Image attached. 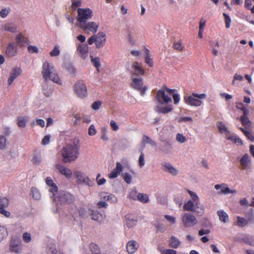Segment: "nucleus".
Instances as JSON below:
<instances>
[{
    "mask_svg": "<svg viewBox=\"0 0 254 254\" xmlns=\"http://www.w3.org/2000/svg\"><path fill=\"white\" fill-rule=\"evenodd\" d=\"M127 251L129 254H133L137 250L136 243L134 241H129L127 245Z\"/></svg>",
    "mask_w": 254,
    "mask_h": 254,
    "instance_id": "24",
    "label": "nucleus"
},
{
    "mask_svg": "<svg viewBox=\"0 0 254 254\" xmlns=\"http://www.w3.org/2000/svg\"><path fill=\"white\" fill-rule=\"evenodd\" d=\"M192 121H193L191 117H182V118H180L178 121V122L181 123V122H190L191 123V122H192Z\"/></svg>",
    "mask_w": 254,
    "mask_h": 254,
    "instance_id": "62",
    "label": "nucleus"
},
{
    "mask_svg": "<svg viewBox=\"0 0 254 254\" xmlns=\"http://www.w3.org/2000/svg\"><path fill=\"white\" fill-rule=\"evenodd\" d=\"M95 36V46L96 48L99 49L103 47L106 42V34L102 32H99Z\"/></svg>",
    "mask_w": 254,
    "mask_h": 254,
    "instance_id": "14",
    "label": "nucleus"
},
{
    "mask_svg": "<svg viewBox=\"0 0 254 254\" xmlns=\"http://www.w3.org/2000/svg\"><path fill=\"white\" fill-rule=\"evenodd\" d=\"M187 191L191 196L193 201L195 203V205L197 206L199 202V198L197 194L195 192L189 190H187Z\"/></svg>",
    "mask_w": 254,
    "mask_h": 254,
    "instance_id": "44",
    "label": "nucleus"
},
{
    "mask_svg": "<svg viewBox=\"0 0 254 254\" xmlns=\"http://www.w3.org/2000/svg\"><path fill=\"white\" fill-rule=\"evenodd\" d=\"M60 53L59 46L56 45L55 46L54 49L50 52V55L51 57H55L59 55Z\"/></svg>",
    "mask_w": 254,
    "mask_h": 254,
    "instance_id": "48",
    "label": "nucleus"
},
{
    "mask_svg": "<svg viewBox=\"0 0 254 254\" xmlns=\"http://www.w3.org/2000/svg\"><path fill=\"white\" fill-rule=\"evenodd\" d=\"M221 221L226 223L228 220V214L222 210H219L217 212Z\"/></svg>",
    "mask_w": 254,
    "mask_h": 254,
    "instance_id": "31",
    "label": "nucleus"
},
{
    "mask_svg": "<svg viewBox=\"0 0 254 254\" xmlns=\"http://www.w3.org/2000/svg\"><path fill=\"white\" fill-rule=\"evenodd\" d=\"M124 181L127 184H130L131 183V176L128 173L125 172L122 174Z\"/></svg>",
    "mask_w": 254,
    "mask_h": 254,
    "instance_id": "46",
    "label": "nucleus"
},
{
    "mask_svg": "<svg viewBox=\"0 0 254 254\" xmlns=\"http://www.w3.org/2000/svg\"><path fill=\"white\" fill-rule=\"evenodd\" d=\"M142 140L143 141L145 142L146 143L150 144L152 145H154V146L156 145V142H155L153 140H152L148 136L143 135Z\"/></svg>",
    "mask_w": 254,
    "mask_h": 254,
    "instance_id": "49",
    "label": "nucleus"
},
{
    "mask_svg": "<svg viewBox=\"0 0 254 254\" xmlns=\"http://www.w3.org/2000/svg\"><path fill=\"white\" fill-rule=\"evenodd\" d=\"M6 145V139L3 136H0V149H3Z\"/></svg>",
    "mask_w": 254,
    "mask_h": 254,
    "instance_id": "63",
    "label": "nucleus"
},
{
    "mask_svg": "<svg viewBox=\"0 0 254 254\" xmlns=\"http://www.w3.org/2000/svg\"><path fill=\"white\" fill-rule=\"evenodd\" d=\"M91 62L93 65L96 67L97 70L99 71V68L101 66L100 58L99 57L93 58L92 56H90Z\"/></svg>",
    "mask_w": 254,
    "mask_h": 254,
    "instance_id": "33",
    "label": "nucleus"
},
{
    "mask_svg": "<svg viewBox=\"0 0 254 254\" xmlns=\"http://www.w3.org/2000/svg\"><path fill=\"white\" fill-rule=\"evenodd\" d=\"M91 215L92 216V219L94 221H100L102 219V214L97 211L92 210Z\"/></svg>",
    "mask_w": 254,
    "mask_h": 254,
    "instance_id": "39",
    "label": "nucleus"
},
{
    "mask_svg": "<svg viewBox=\"0 0 254 254\" xmlns=\"http://www.w3.org/2000/svg\"><path fill=\"white\" fill-rule=\"evenodd\" d=\"M136 198L138 200L143 203L148 202L149 200L148 195L143 193H138L136 195Z\"/></svg>",
    "mask_w": 254,
    "mask_h": 254,
    "instance_id": "32",
    "label": "nucleus"
},
{
    "mask_svg": "<svg viewBox=\"0 0 254 254\" xmlns=\"http://www.w3.org/2000/svg\"><path fill=\"white\" fill-rule=\"evenodd\" d=\"M56 168L62 175H64L67 179L71 178L72 173L70 169L60 164H56Z\"/></svg>",
    "mask_w": 254,
    "mask_h": 254,
    "instance_id": "16",
    "label": "nucleus"
},
{
    "mask_svg": "<svg viewBox=\"0 0 254 254\" xmlns=\"http://www.w3.org/2000/svg\"><path fill=\"white\" fill-rule=\"evenodd\" d=\"M181 244L180 241L175 237L172 236L170 240L169 246L170 247L174 249L178 248Z\"/></svg>",
    "mask_w": 254,
    "mask_h": 254,
    "instance_id": "29",
    "label": "nucleus"
},
{
    "mask_svg": "<svg viewBox=\"0 0 254 254\" xmlns=\"http://www.w3.org/2000/svg\"><path fill=\"white\" fill-rule=\"evenodd\" d=\"M80 147L78 140L67 144L61 150L63 162L67 163L76 160L79 154Z\"/></svg>",
    "mask_w": 254,
    "mask_h": 254,
    "instance_id": "1",
    "label": "nucleus"
},
{
    "mask_svg": "<svg viewBox=\"0 0 254 254\" xmlns=\"http://www.w3.org/2000/svg\"><path fill=\"white\" fill-rule=\"evenodd\" d=\"M237 109L243 111V113H249V110L245 107L244 105L242 103H237L236 104Z\"/></svg>",
    "mask_w": 254,
    "mask_h": 254,
    "instance_id": "52",
    "label": "nucleus"
},
{
    "mask_svg": "<svg viewBox=\"0 0 254 254\" xmlns=\"http://www.w3.org/2000/svg\"><path fill=\"white\" fill-rule=\"evenodd\" d=\"M215 189L217 190H219V189H221V193H224L225 194L233 192L225 184H223L222 185H216L215 186Z\"/></svg>",
    "mask_w": 254,
    "mask_h": 254,
    "instance_id": "27",
    "label": "nucleus"
},
{
    "mask_svg": "<svg viewBox=\"0 0 254 254\" xmlns=\"http://www.w3.org/2000/svg\"><path fill=\"white\" fill-rule=\"evenodd\" d=\"M124 167L119 162L116 163V167L113 170V171L108 174V177L110 179L116 178L120 173L123 171Z\"/></svg>",
    "mask_w": 254,
    "mask_h": 254,
    "instance_id": "18",
    "label": "nucleus"
},
{
    "mask_svg": "<svg viewBox=\"0 0 254 254\" xmlns=\"http://www.w3.org/2000/svg\"><path fill=\"white\" fill-rule=\"evenodd\" d=\"M72 1V4H71V7L72 9H75L78 6H80L81 4V1L80 0H71Z\"/></svg>",
    "mask_w": 254,
    "mask_h": 254,
    "instance_id": "60",
    "label": "nucleus"
},
{
    "mask_svg": "<svg viewBox=\"0 0 254 254\" xmlns=\"http://www.w3.org/2000/svg\"><path fill=\"white\" fill-rule=\"evenodd\" d=\"M51 136L49 134L46 135L42 140V144L44 145H47L49 143Z\"/></svg>",
    "mask_w": 254,
    "mask_h": 254,
    "instance_id": "61",
    "label": "nucleus"
},
{
    "mask_svg": "<svg viewBox=\"0 0 254 254\" xmlns=\"http://www.w3.org/2000/svg\"><path fill=\"white\" fill-rule=\"evenodd\" d=\"M48 254H64L63 253H61V252L57 251L56 247L55 245L52 246L51 247L48 251Z\"/></svg>",
    "mask_w": 254,
    "mask_h": 254,
    "instance_id": "51",
    "label": "nucleus"
},
{
    "mask_svg": "<svg viewBox=\"0 0 254 254\" xmlns=\"http://www.w3.org/2000/svg\"><path fill=\"white\" fill-rule=\"evenodd\" d=\"M176 139L180 143H184L187 141L186 137L180 133L177 134Z\"/></svg>",
    "mask_w": 254,
    "mask_h": 254,
    "instance_id": "53",
    "label": "nucleus"
},
{
    "mask_svg": "<svg viewBox=\"0 0 254 254\" xmlns=\"http://www.w3.org/2000/svg\"><path fill=\"white\" fill-rule=\"evenodd\" d=\"M5 207H0V214L4 215L6 217H9L10 213L5 209Z\"/></svg>",
    "mask_w": 254,
    "mask_h": 254,
    "instance_id": "59",
    "label": "nucleus"
},
{
    "mask_svg": "<svg viewBox=\"0 0 254 254\" xmlns=\"http://www.w3.org/2000/svg\"><path fill=\"white\" fill-rule=\"evenodd\" d=\"M22 238L26 243H29L31 241V235L27 232H25L23 234Z\"/></svg>",
    "mask_w": 254,
    "mask_h": 254,
    "instance_id": "54",
    "label": "nucleus"
},
{
    "mask_svg": "<svg viewBox=\"0 0 254 254\" xmlns=\"http://www.w3.org/2000/svg\"><path fill=\"white\" fill-rule=\"evenodd\" d=\"M196 207L198 208V206L195 205L194 201L190 200L185 202L183 206V209L184 210L189 211H193L199 216H202L204 212V208H200V211H197L196 210Z\"/></svg>",
    "mask_w": 254,
    "mask_h": 254,
    "instance_id": "10",
    "label": "nucleus"
},
{
    "mask_svg": "<svg viewBox=\"0 0 254 254\" xmlns=\"http://www.w3.org/2000/svg\"><path fill=\"white\" fill-rule=\"evenodd\" d=\"M236 225L240 227H244L248 224V220L244 217L238 216Z\"/></svg>",
    "mask_w": 254,
    "mask_h": 254,
    "instance_id": "34",
    "label": "nucleus"
},
{
    "mask_svg": "<svg viewBox=\"0 0 254 254\" xmlns=\"http://www.w3.org/2000/svg\"><path fill=\"white\" fill-rule=\"evenodd\" d=\"M17 44L20 47H24L29 42L27 38L25 37L22 34H18L16 37Z\"/></svg>",
    "mask_w": 254,
    "mask_h": 254,
    "instance_id": "21",
    "label": "nucleus"
},
{
    "mask_svg": "<svg viewBox=\"0 0 254 254\" xmlns=\"http://www.w3.org/2000/svg\"><path fill=\"white\" fill-rule=\"evenodd\" d=\"M182 222L184 226L187 228L191 227L197 223L194 216L189 213H186L183 215Z\"/></svg>",
    "mask_w": 254,
    "mask_h": 254,
    "instance_id": "9",
    "label": "nucleus"
},
{
    "mask_svg": "<svg viewBox=\"0 0 254 254\" xmlns=\"http://www.w3.org/2000/svg\"><path fill=\"white\" fill-rule=\"evenodd\" d=\"M155 99L161 105L168 104L172 102V99L165 94V90L162 88L156 93Z\"/></svg>",
    "mask_w": 254,
    "mask_h": 254,
    "instance_id": "8",
    "label": "nucleus"
},
{
    "mask_svg": "<svg viewBox=\"0 0 254 254\" xmlns=\"http://www.w3.org/2000/svg\"><path fill=\"white\" fill-rule=\"evenodd\" d=\"M89 47L86 44H79L76 47V52L82 59H85L88 54Z\"/></svg>",
    "mask_w": 254,
    "mask_h": 254,
    "instance_id": "15",
    "label": "nucleus"
},
{
    "mask_svg": "<svg viewBox=\"0 0 254 254\" xmlns=\"http://www.w3.org/2000/svg\"><path fill=\"white\" fill-rule=\"evenodd\" d=\"M50 188L49 190L50 192L53 193V196H54L55 195V193L57 192L58 188L56 184H54L53 186L50 187Z\"/></svg>",
    "mask_w": 254,
    "mask_h": 254,
    "instance_id": "64",
    "label": "nucleus"
},
{
    "mask_svg": "<svg viewBox=\"0 0 254 254\" xmlns=\"http://www.w3.org/2000/svg\"><path fill=\"white\" fill-rule=\"evenodd\" d=\"M20 242L18 240L17 242L15 240L11 241L10 244V250L11 252L19 253L20 252Z\"/></svg>",
    "mask_w": 254,
    "mask_h": 254,
    "instance_id": "25",
    "label": "nucleus"
},
{
    "mask_svg": "<svg viewBox=\"0 0 254 254\" xmlns=\"http://www.w3.org/2000/svg\"><path fill=\"white\" fill-rule=\"evenodd\" d=\"M77 19L79 22V25L82 23L87 22V21L91 19L93 16L92 10L88 8H78L77 10Z\"/></svg>",
    "mask_w": 254,
    "mask_h": 254,
    "instance_id": "5",
    "label": "nucleus"
},
{
    "mask_svg": "<svg viewBox=\"0 0 254 254\" xmlns=\"http://www.w3.org/2000/svg\"><path fill=\"white\" fill-rule=\"evenodd\" d=\"M206 94L204 93L197 94L194 92L190 95H185L184 96V101L186 104L191 106L199 107L202 103L201 100L205 99Z\"/></svg>",
    "mask_w": 254,
    "mask_h": 254,
    "instance_id": "3",
    "label": "nucleus"
},
{
    "mask_svg": "<svg viewBox=\"0 0 254 254\" xmlns=\"http://www.w3.org/2000/svg\"><path fill=\"white\" fill-rule=\"evenodd\" d=\"M173 47L175 50L179 52H182L185 48V46L183 45L182 41L181 40L179 41L174 42Z\"/></svg>",
    "mask_w": 254,
    "mask_h": 254,
    "instance_id": "36",
    "label": "nucleus"
},
{
    "mask_svg": "<svg viewBox=\"0 0 254 254\" xmlns=\"http://www.w3.org/2000/svg\"><path fill=\"white\" fill-rule=\"evenodd\" d=\"M126 225L128 228H132L137 222V218L136 217H132L130 215H127Z\"/></svg>",
    "mask_w": 254,
    "mask_h": 254,
    "instance_id": "22",
    "label": "nucleus"
},
{
    "mask_svg": "<svg viewBox=\"0 0 254 254\" xmlns=\"http://www.w3.org/2000/svg\"><path fill=\"white\" fill-rule=\"evenodd\" d=\"M22 70L20 67L13 68L10 72V76L7 80L8 84L10 85L21 73Z\"/></svg>",
    "mask_w": 254,
    "mask_h": 254,
    "instance_id": "19",
    "label": "nucleus"
},
{
    "mask_svg": "<svg viewBox=\"0 0 254 254\" xmlns=\"http://www.w3.org/2000/svg\"><path fill=\"white\" fill-rule=\"evenodd\" d=\"M28 51L30 53H38L39 49L35 46L30 45L27 47Z\"/></svg>",
    "mask_w": 254,
    "mask_h": 254,
    "instance_id": "56",
    "label": "nucleus"
},
{
    "mask_svg": "<svg viewBox=\"0 0 254 254\" xmlns=\"http://www.w3.org/2000/svg\"><path fill=\"white\" fill-rule=\"evenodd\" d=\"M9 204V200L4 196H0V207H7Z\"/></svg>",
    "mask_w": 254,
    "mask_h": 254,
    "instance_id": "45",
    "label": "nucleus"
},
{
    "mask_svg": "<svg viewBox=\"0 0 254 254\" xmlns=\"http://www.w3.org/2000/svg\"><path fill=\"white\" fill-rule=\"evenodd\" d=\"M102 105V102L100 101H95V102H94L92 105H91V107H92V109L94 110H98L100 106H101Z\"/></svg>",
    "mask_w": 254,
    "mask_h": 254,
    "instance_id": "55",
    "label": "nucleus"
},
{
    "mask_svg": "<svg viewBox=\"0 0 254 254\" xmlns=\"http://www.w3.org/2000/svg\"><path fill=\"white\" fill-rule=\"evenodd\" d=\"M225 22V26L227 28H229L230 26V23L231 22V18L229 15H228L226 13H223V14Z\"/></svg>",
    "mask_w": 254,
    "mask_h": 254,
    "instance_id": "50",
    "label": "nucleus"
},
{
    "mask_svg": "<svg viewBox=\"0 0 254 254\" xmlns=\"http://www.w3.org/2000/svg\"><path fill=\"white\" fill-rule=\"evenodd\" d=\"M249 113H244L240 117V121L242 125L245 127L248 128L251 126V122L248 118V115Z\"/></svg>",
    "mask_w": 254,
    "mask_h": 254,
    "instance_id": "23",
    "label": "nucleus"
},
{
    "mask_svg": "<svg viewBox=\"0 0 254 254\" xmlns=\"http://www.w3.org/2000/svg\"><path fill=\"white\" fill-rule=\"evenodd\" d=\"M241 169L243 170L249 169L251 166V157L248 154H245L240 160Z\"/></svg>",
    "mask_w": 254,
    "mask_h": 254,
    "instance_id": "17",
    "label": "nucleus"
},
{
    "mask_svg": "<svg viewBox=\"0 0 254 254\" xmlns=\"http://www.w3.org/2000/svg\"><path fill=\"white\" fill-rule=\"evenodd\" d=\"M27 121V119L23 117H20L17 118V126L19 127H24L26 126V123Z\"/></svg>",
    "mask_w": 254,
    "mask_h": 254,
    "instance_id": "41",
    "label": "nucleus"
},
{
    "mask_svg": "<svg viewBox=\"0 0 254 254\" xmlns=\"http://www.w3.org/2000/svg\"><path fill=\"white\" fill-rule=\"evenodd\" d=\"M241 240L247 245L254 246V238L251 236H247L241 238Z\"/></svg>",
    "mask_w": 254,
    "mask_h": 254,
    "instance_id": "35",
    "label": "nucleus"
},
{
    "mask_svg": "<svg viewBox=\"0 0 254 254\" xmlns=\"http://www.w3.org/2000/svg\"><path fill=\"white\" fill-rule=\"evenodd\" d=\"M74 209L78 212L79 220L84 218L86 213V210L84 208H80L79 209H77V207L74 206Z\"/></svg>",
    "mask_w": 254,
    "mask_h": 254,
    "instance_id": "42",
    "label": "nucleus"
},
{
    "mask_svg": "<svg viewBox=\"0 0 254 254\" xmlns=\"http://www.w3.org/2000/svg\"><path fill=\"white\" fill-rule=\"evenodd\" d=\"M89 248L92 254H99L100 252L98 246L94 243H92L90 244Z\"/></svg>",
    "mask_w": 254,
    "mask_h": 254,
    "instance_id": "40",
    "label": "nucleus"
},
{
    "mask_svg": "<svg viewBox=\"0 0 254 254\" xmlns=\"http://www.w3.org/2000/svg\"><path fill=\"white\" fill-rule=\"evenodd\" d=\"M42 74L45 81L51 80L59 84H62V81L57 74L54 66L52 64H50L48 62H45L43 63Z\"/></svg>",
    "mask_w": 254,
    "mask_h": 254,
    "instance_id": "2",
    "label": "nucleus"
},
{
    "mask_svg": "<svg viewBox=\"0 0 254 254\" xmlns=\"http://www.w3.org/2000/svg\"><path fill=\"white\" fill-rule=\"evenodd\" d=\"M74 90L77 96L81 98H84L87 95L86 86L82 80L75 83Z\"/></svg>",
    "mask_w": 254,
    "mask_h": 254,
    "instance_id": "7",
    "label": "nucleus"
},
{
    "mask_svg": "<svg viewBox=\"0 0 254 254\" xmlns=\"http://www.w3.org/2000/svg\"><path fill=\"white\" fill-rule=\"evenodd\" d=\"M7 235V231L5 228L0 226V242Z\"/></svg>",
    "mask_w": 254,
    "mask_h": 254,
    "instance_id": "47",
    "label": "nucleus"
},
{
    "mask_svg": "<svg viewBox=\"0 0 254 254\" xmlns=\"http://www.w3.org/2000/svg\"><path fill=\"white\" fill-rule=\"evenodd\" d=\"M96 130L93 125H91L88 129V134L90 136H93L96 134Z\"/></svg>",
    "mask_w": 254,
    "mask_h": 254,
    "instance_id": "58",
    "label": "nucleus"
},
{
    "mask_svg": "<svg viewBox=\"0 0 254 254\" xmlns=\"http://www.w3.org/2000/svg\"><path fill=\"white\" fill-rule=\"evenodd\" d=\"M31 193L32 195V197L36 199L39 200L40 199L41 197V194L39 192V190L35 188H31Z\"/></svg>",
    "mask_w": 254,
    "mask_h": 254,
    "instance_id": "43",
    "label": "nucleus"
},
{
    "mask_svg": "<svg viewBox=\"0 0 254 254\" xmlns=\"http://www.w3.org/2000/svg\"><path fill=\"white\" fill-rule=\"evenodd\" d=\"M145 53L146 55L145 57V63L150 67H152L153 66V63L152 59L151 58L150 56L149 50L148 49L145 48Z\"/></svg>",
    "mask_w": 254,
    "mask_h": 254,
    "instance_id": "30",
    "label": "nucleus"
},
{
    "mask_svg": "<svg viewBox=\"0 0 254 254\" xmlns=\"http://www.w3.org/2000/svg\"><path fill=\"white\" fill-rule=\"evenodd\" d=\"M131 76H138L144 75L145 71L144 68L140 65L138 62H134L131 65V68L129 69Z\"/></svg>",
    "mask_w": 254,
    "mask_h": 254,
    "instance_id": "11",
    "label": "nucleus"
},
{
    "mask_svg": "<svg viewBox=\"0 0 254 254\" xmlns=\"http://www.w3.org/2000/svg\"><path fill=\"white\" fill-rule=\"evenodd\" d=\"M73 174L76 179V183L78 184H85L89 186H92V181L85 173L81 171H76L74 172Z\"/></svg>",
    "mask_w": 254,
    "mask_h": 254,
    "instance_id": "6",
    "label": "nucleus"
},
{
    "mask_svg": "<svg viewBox=\"0 0 254 254\" xmlns=\"http://www.w3.org/2000/svg\"><path fill=\"white\" fill-rule=\"evenodd\" d=\"M156 112L166 114L171 112L173 110V106L172 105H167L165 106H157L155 109Z\"/></svg>",
    "mask_w": 254,
    "mask_h": 254,
    "instance_id": "20",
    "label": "nucleus"
},
{
    "mask_svg": "<svg viewBox=\"0 0 254 254\" xmlns=\"http://www.w3.org/2000/svg\"><path fill=\"white\" fill-rule=\"evenodd\" d=\"M163 167L164 168V170L165 171L169 172L173 176H176L178 174L177 170L173 167L169 163H165L163 165Z\"/></svg>",
    "mask_w": 254,
    "mask_h": 254,
    "instance_id": "26",
    "label": "nucleus"
},
{
    "mask_svg": "<svg viewBox=\"0 0 254 254\" xmlns=\"http://www.w3.org/2000/svg\"><path fill=\"white\" fill-rule=\"evenodd\" d=\"M101 196L103 197V198L104 200H111L112 202L117 201V198L115 197L114 195L112 194H108L106 193H103V194H101Z\"/></svg>",
    "mask_w": 254,
    "mask_h": 254,
    "instance_id": "37",
    "label": "nucleus"
},
{
    "mask_svg": "<svg viewBox=\"0 0 254 254\" xmlns=\"http://www.w3.org/2000/svg\"><path fill=\"white\" fill-rule=\"evenodd\" d=\"M79 27L84 31H88L93 34L97 32L99 25L94 22L82 23L79 25Z\"/></svg>",
    "mask_w": 254,
    "mask_h": 254,
    "instance_id": "12",
    "label": "nucleus"
},
{
    "mask_svg": "<svg viewBox=\"0 0 254 254\" xmlns=\"http://www.w3.org/2000/svg\"><path fill=\"white\" fill-rule=\"evenodd\" d=\"M138 162H139V165L140 167H143L145 164L144 154L143 152H141L140 155V156L139 157Z\"/></svg>",
    "mask_w": 254,
    "mask_h": 254,
    "instance_id": "57",
    "label": "nucleus"
},
{
    "mask_svg": "<svg viewBox=\"0 0 254 254\" xmlns=\"http://www.w3.org/2000/svg\"><path fill=\"white\" fill-rule=\"evenodd\" d=\"M4 29L5 30L12 33H15L17 31V26L13 23H6L4 25Z\"/></svg>",
    "mask_w": 254,
    "mask_h": 254,
    "instance_id": "28",
    "label": "nucleus"
},
{
    "mask_svg": "<svg viewBox=\"0 0 254 254\" xmlns=\"http://www.w3.org/2000/svg\"><path fill=\"white\" fill-rule=\"evenodd\" d=\"M227 139L229 140H231L234 143L237 144V145H242L243 142L242 140L237 135H232L231 136H229L227 137Z\"/></svg>",
    "mask_w": 254,
    "mask_h": 254,
    "instance_id": "38",
    "label": "nucleus"
},
{
    "mask_svg": "<svg viewBox=\"0 0 254 254\" xmlns=\"http://www.w3.org/2000/svg\"><path fill=\"white\" fill-rule=\"evenodd\" d=\"M17 54V47L15 42L8 43L5 49V55L8 58L15 57Z\"/></svg>",
    "mask_w": 254,
    "mask_h": 254,
    "instance_id": "13",
    "label": "nucleus"
},
{
    "mask_svg": "<svg viewBox=\"0 0 254 254\" xmlns=\"http://www.w3.org/2000/svg\"><path fill=\"white\" fill-rule=\"evenodd\" d=\"M131 86L134 89L139 91L141 96H144L147 89V86L143 85V80L141 77H136L131 76Z\"/></svg>",
    "mask_w": 254,
    "mask_h": 254,
    "instance_id": "4",
    "label": "nucleus"
}]
</instances>
